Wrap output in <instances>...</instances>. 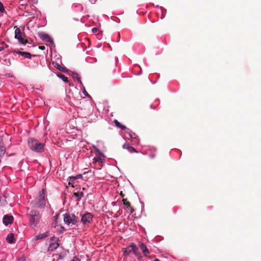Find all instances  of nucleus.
Segmentation results:
<instances>
[{"label":"nucleus","mask_w":261,"mask_h":261,"mask_svg":"<svg viewBox=\"0 0 261 261\" xmlns=\"http://www.w3.org/2000/svg\"><path fill=\"white\" fill-rule=\"evenodd\" d=\"M95 162H99V163H102L103 161V159H102L100 157H97L94 159Z\"/></svg>","instance_id":"27"},{"label":"nucleus","mask_w":261,"mask_h":261,"mask_svg":"<svg viewBox=\"0 0 261 261\" xmlns=\"http://www.w3.org/2000/svg\"><path fill=\"white\" fill-rule=\"evenodd\" d=\"M5 11V9H4V5L2 4V3L0 2V12L1 13H3Z\"/></svg>","instance_id":"26"},{"label":"nucleus","mask_w":261,"mask_h":261,"mask_svg":"<svg viewBox=\"0 0 261 261\" xmlns=\"http://www.w3.org/2000/svg\"><path fill=\"white\" fill-rule=\"evenodd\" d=\"M123 148L127 149L130 152H137L136 149L133 147L130 146L129 144L128 143H125L123 145Z\"/></svg>","instance_id":"16"},{"label":"nucleus","mask_w":261,"mask_h":261,"mask_svg":"<svg viewBox=\"0 0 261 261\" xmlns=\"http://www.w3.org/2000/svg\"><path fill=\"white\" fill-rule=\"evenodd\" d=\"M49 236V232L48 231L45 232V233L40 234L35 237L36 240H40L44 239Z\"/></svg>","instance_id":"18"},{"label":"nucleus","mask_w":261,"mask_h":261,"mask_svg":"<svg viewBox=\"0 0 261 261\" xmlns=\"http://www.w3.org/2000/svg\"><path fill=\"white\" fill-rule=\"evenodd\" d=\"M14 220V218L11 215H6L3 218V223L5 225H8L11 224Z\"/></svg>","instance_id":"8"},{"label":"nucleus","mask_w":261,"mask_h":261,"mask_svg":"<svg viewBox=\"0 0 261 261\" xmlns=\"http://www.w3.org/2000/svg\"><path fill=\"white\" fill-rule=\"evenodd\" d=\"M16 29L15 30V38L18 40L19 42L22 44H26L28 43V41L26 39H24L22 37V34L20 29L16 27Z\"/></svg>","instance_id":"5"},{"label":"nucleus","mask_w":261,"mask_h":261,"mask_svg":"<svg viewBox=\"0 0 261 261\" xmlns=\"http://www.w3.org/2000/svg\"><path fill=\"white\" fill-rule=\"evenodd\" d=\"M53 64L54 66V67H56L59 71H61L63 72H66L68 71L66 67L62 66L57 62H53Z\"/></svg>","instance_id":"15"},{"label":"nucleus","mask_w":261,"mask_h":261,"mask_svg":"<svg viewBox=\"0 0 261 261\" xmlns=\"http://www.w3.org/2000/svg\"><path fill=\"white\" fill-rule=\"evenodd\" d=\"M139 247L145 256H146L149 254V251L144 243H139Z\"/></svg>","instance_id":"14"},{"label":"nucleus","mask_w":261,"mask_h":261,"mask_svg":"<svg viewBox=\"0 0 261 261\" xmlns=\"http://www.w3.org/2000/svg\"><path fill=\"white\" fill-rule=\"evenodd\" d=\"M39 37L42 39L43 40L45 41L48 42H53V40L51 39L49 36L46 33H40L39 34Z\"/></svg>","instance_id":"10"},{"label":"nucleus","mask_w":261,"mask_h":261,"mask_svg":"<svg viewBox=\"0 0 261 261\" xmlns=\"http://www.w3.org/2000/svg\"><path fill=\"white\" fill-rule=\"evenodd\" d=\"M73 196L77 198V201H79L82 197L84 196V194L83 192H74L73 193Z\"/></svg>","instance_id":"20"},{"label":"nucleus","mask_w":261,"mask_h":261,"mask_svg":"<svg viewBox=\"0 0 261 261\" xmlns=\"http://www.w3.org/2000/svg\"><path fill=\"white\" fill-rule=\"evenodd\" d=\"M6 240L8 242V243H9L10 244L14 243L15 239H14V234L13 233L9 234L6 238Z\"/></svg>","instance_id":"17"},{"label":"nucleus","mask_w":261,"mask_h":261,"mask_svg":"<svg viewBox=\"0 0 261 261\" xmlns=\"http://www.w3.org/2000/svg\"><path fill=\"white\" fill-rule=\"evenodd\" d=\"M2 45H3V46H2V47H4V48L5 47H4V46H5L6 47H7V45L6 44H5L4 42H3V43H2Z\"/></svg>","instance_id":"33"},{"label":"nucleus","mask_w":261,"mask_h":261,"mask_svg":"<svg viewBox=\"0 0 261 261\" xmlns=\"http://www.w3.org/2000/svg\"><path fill=\"white\" fill-rule=\"evenodd\" d=\"M74 177L75 178V179L80 178L82 177V175L80 174L77 175L76 176H74Z\"/></svg>","instance_id":"28"},{"label":"nucleus","mask_w":261,"mask_h":261,"mask_svg":"<svg viewBox=\"0 0 261 261\" xmlns=\"http://www.w3.org/2000/svg\"><path fill=\"white\" fill-rule=\"evenodd\" d=\"M123 204L126 206L125 208L126 210L129 211L130 213H133L134 211V208L130 205V203L127 200V199H122Z\"/></svg>","instance_id":"11"},{"label":"nucleus","mask_w":261,"mask_h":261,"mask_svg":"<svg viewBox=\"0 0 261 261\" xmlns=\"http://www.w3.org/2000/svg\"><path fill=\"white\" fill-rule=\"evenodd\" d=\"M58 238L54 237L50 239L49 245L48 248V251L53 252L59 247V244L58 243Z\"/></svg>","instance_id":"6"},{"label":"nucleus","mask_w":261,"mask_h":261,"mask_svg":"<svg viewBox=\"0 0 261 261\" xmlns=\"http://www.w3.org/2000/svg\"><path fill=\"white\" fill-rule=\"evenodd\" d=\"M39 48L42 49V50H43V49H44L45 48V47L43 46H39Z\"/></svg>","instance_id":"34"},{"label":"nucleus","mask_w":261,"mask_h":261,"mask_svg":"<svg viewBox=\"0 0 261 261\" xmlns=\"http://www.w3.org/2000/svg\"><path fill=\"white\" fill-rule=\"evenodd\" d=\"M59 214H56V215L54 217V219H55V226H56L57 225V223H58L57 220H58V219L59 218Z\"/></svg>","instance_id":"24"},{"label":"nucleus","mask_w":261,"mask_h":261,"mask_svg":"<svg viewBox=\"0 0 261 261\" xmlns=\"http://www.w3.org/2000/svg\"><path fill=\"white\" fill-rule=\"evenodd\" d=\"M29 148L32 151L36 152H42L44 151V145L37 139L29 138L28 140Z\"/></svg>","instance_id":"3"},{"label":"nucleus","mask_w":261,"mask_h":261,"mask_svg":"<svg viewBox=\"0 0 261 261\" xmlns=\"http://www.w3.org/2000/svg\"><path fill=\"white\" fill-rule=\"evenodd\" d=\"M71 261H80L77 257H74Z\"/></svg>","instance_id":"31"},{"label":"nucleus","mask_w":261,"mask_h":261,"mask_svg":"<svg viewBox=\"0 0 261 261\" xmlns=\"http://www.w3.org/2000/svg\"><path fill=\"white\" fill-rule=\"evenodd\" d=\"M130 247H131V250L134 252L135 255L138 257V258H140L141 257L140 253L139 251L138 248L137 247L136 245L134 244H132L130 245Z\"/></svg>","instance_id":"12"},{"label":"nucleus","mask_w":261,"mask_h":261,"mask_svg":"<svg viewBox=\"0 0 261 261\" xmlns=\"http://www.w3.org/2000/svg\"><path fill=\"white\" fill-rule=\"evenodd\" d=\"M45 190L43 189L39 192L38 196L31 201V205L34 208H43L45 205Z\"/></svg>","instance_id":"1"},{"label":"nucleus","mask_w":261,"mask_h":261,"mask_svg":"<svg viewBox=\"0 0 261 261\" xmlns=\"http://www.w3.org/2000/svg\"><path fill=\"white\" fill-rule=\"evenodd\" d=\"M64 223L68 225H76L79 221V217L74 214L66 213L63 215Z\"/></svg>","instance_id":"4"},{"label":"nucleus","mask_w":261,"mask_h":261,"mask_svg":"<svg viewBox=\"0 0 261 261\" xmlns=\"http://www.w3.org/2000/svg\"><path fill=\"white\" fill-rule=\"evenodd\" d=\"M114 122L115 124V125L119 127V128H120L121 129L124 130V129H125L126 128V127L125 126V125H122L117 120L115 119L114 121Z\"/></svg>","instance_id":"19"},{"label":"nucleus","mask_w":261,"mask_h":261,"mask_svg":"<svg viewBox=\"0 0 261 261\" xmlns=\"http://www.w3.org/2000/svg\"><path fill=\"white\" fill-rule=\"evenodd\" d=\"M129 136L131 138H135V139H136V137H134V136H135V134L134 133H133V134H129Z\"/></svg>","instance_id":"30"},{"label":"nucleus","mask_w":261,"mask_h":261,"mask_svg":"<svg viewBox=\"0 0 261 261\" xmlns=\"http://www.w3.org/2000/svg\"><path fill=\"white\" fill-rule=\"evenodd\" d=\"M72 75H73V78H75L77 79V81L80 83V84H82V82H81V79L80 77L79 76V74L77 73H73L72 74Z\"/></svg>","instance_id":"23"},{"label":"nucleus","mask_w":261,"mask_h":261,"mask_svg":"<svg viewBox=\"0 0 261 261\" xmlns=\"http://www.w3.org/2000/svg\"><path fill=\"white\" fill-rule=\"evenodd\" d=\"M4 49V47L0 46V51H2Z\"/></svg>","instance_id":"36"},{"label":"nucleus","mask_w":261,"mask_h":261,"mask_svg":"<svg viewBox=\"0 0 261 261\" xmlns=\"http://www.w3.org/2000/svg\"><path fill=\"white\" fill-rule=\"evenodd\" d=\"M57 76L60 77L61 79H62L64 82L66 83H68L69 81L68 80V77L65 76L64 74L62 73H58L57 74Z\"/></svg>","instance_id":"21"},{"label":"nucleus","mask_w":261,"mask_h":261,"mask_svg":"<svg viewBox=\"0 0 261 261\" xmlns=\"http://www.w3.org/2000/svg\"><path fill=\"white\" fill-rule=\"evenodd\" d=\"M14 53H16L17 54L21 55L25 58L31 59L32 56H36V55H32L30 53L21 51L20 50H14Z\"/></svg>","instance_id":"13"},{"label":"nucleus","mask_w":261,"mask_h":261,"mask_svg":"<svg viewBox=\"0 0 261 261\" xmlns=\"http://www.w3.org/2000/svg\"><path fill=\"white\" fill-rule=\"evenodd\" d=\"M18 261H24V259L21 258V259H19Z\"/></svg>","instance_id":"35"},{"label":"nucleus","mask_w":261,"mask_h":261,"mask_svg":"<svg viewBox=\"0 0 261 261\" xmlns=\"http://www.w3.org/2000/svg\"><path fill=\"white\" fill-rule=\"evenodd\" d=\"M93 216L91 213H87L84 214L81 218V222L84 225L89 224L92 220Z\"/></svg>","instance_id":"7"},{"label":"nucleus","mask_w":261,"mask_h":261,"mask_svg":"<svg viewBox=\"0 0 261 261\" xmlns=\"http://www.w3.org/2000/svg\"><path fill=\"white\" fill-rule=\"evenodd\" d=\"M154 261H160V260L158 258H155Z\"/></svg>","instance_id":"37"},{"label":"nucleus","mask_w":261,"mask_h":261,"mask_svg":"<svg viewBox=\"0 0 261 261\" xmlns=\"http://www.w3.org/2000/svg\"><path fill=\"white\" fill-rule=\"evenodd\" d=\"M6 147L2 136H0V157L3 156L6 153Z\"/></svg>","instance_id":"9"},{"label":"nucleus","mask_w":261,"mask_h":261,"mask_svg":"<svg viewBox=\"0 0 261 261\" xmlns=\"http://www.w3.org/2000/svg\"><path fill=\"white\" fill-rule=\"evenodd\" d=\"M120 196H121V197L123 198L124 196V194H123L122 192L121 191L120 192Z\"/></svg>","instance_id":"32"},{"label":"nucleus","mask_w":261,"mask_h":261,"mask_svg":"<svg viewBox=\"0 0 261 261\" xmlns=\"http://www.w3.org/2000/svg\"><path fill=\"white\" fill-rule=\"evenodd\" d=\"M132 252L131 247L130 246L127 248L125 249V250L123 251V254L124 255H128Z\"/></svg>","instance_id":"22"},{"label":"nucleus","mask_w":261,"mask_h":261,"mask_svg":"<svg viewBox=\"0 0 261 261\" xmlns=\"http://www.w3.org/2000/svg\"><path fill=\"white\" fill-rule=\"evenodd\" d=\"M92 32H93V33H96L97 31V29L96 28H94L92 29Z\"/></svg>","instance_id":"29"},{"label":"nucleus","mask_w":261,"mask_h":261,"mask_svg":"<svg viewBox=\"0 0 261 261\" xmlns=\"http://www.w3.org/2000/svg\"><path fill=\"white\" fill-rule=\"evenodd\" d=\"M75 179L74 177V176L70 177L69 179L68 184L69 185H71L72 184V182L74 181Z\"/></svg>","instance_id":"25"},{"label":"nucleus","mask_w":261,"mask_h":261,"mask_svg":"<svg viewBox=\"0 0 261 261\" xmlns=\"http://www.w3.org/2000/svg\"><path fill=\"white\" fill-rule=\"evenodd\" d=\"M28 215L31 226L33 227L37 226L41 220V214L35 210H31L30 211H28Z\"/></svg>","instance_id":"2"}]
</instances>
